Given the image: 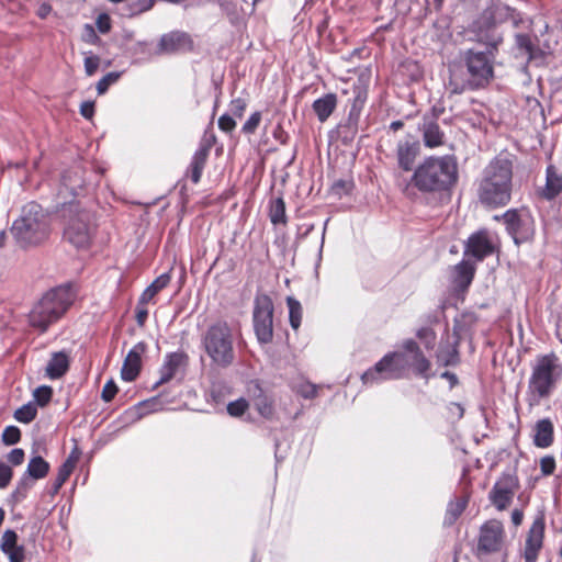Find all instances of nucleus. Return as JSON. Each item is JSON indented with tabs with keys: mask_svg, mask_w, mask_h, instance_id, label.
<instances>
[{
	"mask_svg": "<svg viewBox=\"0 0 562 562\" xmlns=\"http://www.w3.org/2000/svg\"><path fill=\"white\" fill-rule=\"evenodd\" d=\"M494 247L485 232H479L469 237L465 246V256H471L476 260H483L493 254Z\"/></svg>",
	"mask_w": 562,
	"mask_h": 562,
	"instance_id": "18",
	"label": "nucleus"
},
{
	"mask_svg": "<svg viewBox=\"0 0 562 562\" xmlns=\"http://www.w3.org/2000/svg\"><path fill=\"white\" fill-rule=\"evenodd\" d=\"M83 183L82 170L79 167L71 168L63 173L58 194L65 199L68 195L76 196L82 190Z\"/></svg>",
	"mask_w": 562,
	"mask_h": 562,
	"instance_id": "21",
	"label": "nucleus"
},
{
	"mask_svg": "<svg viewBox=\"0 0 562 562\" xmlns=\"http://www.w3.org/2000/svg\"><path fill=\"white\" fill-rule=\"evenodd\" d=\"M504 537L503 525L498 520H490L481 527L479 550L484 553L497 552L502 548Z\"/></svg>",
	"mask_w": 562,
	"mask_h": 562,
	"instance_id": "13",
	"label": "nucleus"
},
{
	"mask_svg": "<svg viewBox=\"0 0 562 562\" xmlns=\"http://www.w3.org/2000/svg\"><path fill=\"white\" fill-rule=\"evenodd\" d=\"M95 24H97L98 30L101 33H103V34L108 33L110 31V29H111L110 16L108 14H105V13L100 14L97 18Z\"/></svg>",
	"mask_w": 562,
	"mask_h": 562,
	"instance_id": "58",
	"label": "nucleus"
},
{
	"mask_svg": "<svg viewBox=\"0 0 562 562\" xmlns=\"http://www.w3.org/2000/svg\"><path fill=\"white\" fill-rule=\"evenodd\" d=\"M100 66V57L97 55H88L85 58V71L86 75L91 77L95 74Z\"/></svg>",
	"mask_w": 562,
	"mask_h": 562,
	"instance_id": "47",
	"label": "nucleus"
},
{
	"mask_svg": "<svg viewBox=\"0 0 562 562\" xmlns=\"http://www.w3.org/2000/svg\"><path fill=\"white\" fill-rule=\"evenodd\" d=\"M524 519V513L520 509H514L512 513V521L515 526L521 525Z\"/></svg>",
	"mask_w": 562,
	"mask_h": 562,
	"instance_id": "64",
	"label": "nucleus"
},
{
	"mask_svg": "<svg viewBox=\"0 0 562 562\" xmlns=\"http://www.w3.org/2000/svg\"><path fill=\"white\" fill-rule=\"evenodd\" d=\"M448 413L451 418L461 419L464 414V408L460 403L451 402L447 406Z\"/></svg>",
	"mask_w": 562,
	"mask_h": 562,
	"instance_id": "57",
	"label": "nucleus"
},
{
	"mask_svg": "<svg viewBox=\"0 0 562 562\" xmlns=\"http://www.w3.org/2000/svg\"><path fill=\"white\" fill-rule=\"evenodd\" d=\"M52 12V7L50 4L48 3H42L40 7H38V10H37V15L41 18V19H45L47 18V15Z\"/></svg>",
	"mask_w": 562,
	"mask_h": 562,
	"instance_id": "63",
	"label": "nucleus"
},
{
	"mask_svg": "<svg viewBox=\"0 0 562 562\" xmlns=\"http://www.w3.org/2000/svg\"><path fill=\"white\" fill-rule=\"evenodd\" d=\"M465 507H467L465 499L460 498V499L449 503L447 512H446L445 522L448 525H452L460 517V515L464 512Z\"/></svg>",
	"mask_w": 562,
	"mask_h": 562,
	"instance_id": "35",
	"label": "nucleus"
},
{
	"mask_svg": "<svg viewBox=\"0 0 562 562\" xmlns=\"http://www.w3.org/2000/svg\"><path fill=\"white\" fill-rule=\"evenodd\" d=\"M317 390L318 385L305 380H300L293 384V391L308 400L316 397Z\"/></svg>",
	"mask_w": 562,
	"mask_h": 562,
	"instance_id": "36",
	"label": "nucleus"
},
{
	"mask_svg": "<svg viewBox=\"0 0 562 562\" xmlns=\"http://www.w3.org/2000/svg\"><path fill=\"white\" fill-rule=\"evenodd\" d=\"M554 427L549 418L537 422L535 426L533 443L538 448H548L553 442Z\"/></svg>",
	"mask_w": 562,
	"mask_h": 562,
	"instance_id": "25",
	"label": "nucleus"
},
{
	"mask_svg": "<svg viewBox=\"0 0 562 562\" xmlns=\"http://www.w3.org/2000/svg\"><path fill=\"white\" fill-rule=\"evenodd\" d=\"M145 350L146 345L138 342L128 351L121 370V376L124 381L131 382L137 378L140 371L142 355Z\"/></svg>",
	"mask_w": 562,
	"mask_h": 562,
	"instance_id": "17",
	"label": "nucleus"
},
{
	"mask_svg": "<svg viewBox=\"0 0 562 562\" xmlns=\"http://www.w3.org/2000/svg\"><path fill=\"white\" fill-rule=\"evenodd\" d=\"M503 42L499 34H492L486 37L485 50L474 48L463 53V60L468 71V79L459 82L451 77L449 88L451 92L460 94L465 90H475L486 87L494 77V60L498 45Z\"/></svg>",
	"mask_w": 562,
	"mask_h": 562,
	"instance_id": "3",
	"label": "nucleus"
},
{
	"mask_svg": "<svg viewBox=\"0 0 562 562\" xmlns=\"http://www.w3.org/2000/svg\"><path fill=\"white\" fill-rule=\"evenodd\" d=\"M457 180L458 162L453 155L430 156L415 168L404 191L406 194H409L412 188L423 193L448 191Z\"/></svg>",
	"mask_w": 562,
	"mask_h": 562,
	"instance_id": "4",
	"label": "nucleus"
},
{
	"mask_svg": "<svg viewBox=\"0 0 562 562\" xmlns=\"http://www.w3.org/2000/svg\"><path fill=\"white\" fill-rule=\"evenodd\" d=\"M416 336L424 344L426 349H432L436 344V334L429 327H423L417 330Z\"/></svg>",
	"mask_w": 562,
	"mask_h": 562,
	"instance_id": "41",
	"label": "nucleus"
},
{
	"mask_svg": "<svg viewBox=\"0 0 562 562\" xmlns=\"http://www.w3.org/2000/svg\"><path fill=\"white\" fill-rule=\"evenodd\" d=\"M286 304L289 307V318L291 327L293 329H297L302 321V305L297 300H295L292 296H289L286 299Z\"/></svg>",
	"mask_w": 562,
	"mask_h": 562,
	"instance_id": "34",
	"label": "nucleus"
},
{
	"mask_svg": "<svg viewBox=\"0 0 562 562\" xmlns=\"http://www.w3.org/2000/svg\"><path fill=\"white\" fill-rule=\"evenodd\" d=\"M234 329L223 319L212 323L201 337L205 353L211 359V362L218 368H227L234 363Z\"/></svg>",
	"mask_w": 562,
	"mask_h": 562,
	"instance_id": "8",
	"label": "nucleus"
},
{
	"mask_svg": "<svg viewBox=\"0 0 562 562\" xmlns=\"http://www.w3.org/2000/svg\"><path fill=\"white\" fill-rule=\"evenodd\" d=\"M155 0H137L133 3L132 14H138L153 8Z\"/></svg>",
	"mask_w": 562,
	"mask_h": 562,
	"instance_id": "55",
	"label": "nucleus"
},
{
	"mask_svg": "<svg viewBox=\"0 0 562 562\" xmlns=\"http://www.w3.org/2000/svg\"><path fill=\"white\" fill-rule=\"evenodd\" d=\"M69 285H60L47 291L31 308L27 319L30 326L40 334L56 323L74 302Z\"/></svg>",
	"mask_w": 562,
	"mask_h": 562,
	"instance_id": "6",
	"label": "nucleus"
},
{
	"mask_svg": "<svg viewBox=\"0 0 562 562\" xmlns=\"http://www.w3.org/2000/svg\"><path fill=\"white\" fill-rule=\"evenodd\" d=\"M72 461H65L58 469L57 476L55 477V481L53 483V491L54 493H57L60 487L64 485V483L68 480L71 472L74 471Z\"/></svg>",
	"mask_w": 562,
	"mask_h": 562,
	"instance_id": "38",
	"label": "nucleus"
},
{
	"mask_svg": "<svg viewBox=\"0 0 562 562\" xmlns=\"http://www.w3.org/2000/svg\"><path fill=\"white\" fill-rule=\"evenodd\" d=\"M49 471V464L42 457L36 456L33 457L26 469V475H29L33 480H40L47 475Z\"/></svg>",
	"mask_w": 562,
	"mask_h": 562,
	"instance_id": "32",
	"label": "nucleus"
},
{
	"mask_svg": "<svg viewBox=\"0 0 562 562\" xmlns=\"http://www.w3.org/2000/svg\"><path fill=\"white\" fill-rule=\"evenodd\" d=\"M269 217L274 225L286 223L285 203L282 198H277L271 201Z\"/></svg>",
	"mask_w": 562,
	"mask_h": 562,
	"instance_id": "33",
	"label": "nucleus"
},
{
	"mask_svg": "<svg viewBox=\"0 0 562 562\" xmlns=\"http://www.w3.org/2000/svg\"><path fill=\"white\" fill-rule=\"evenodd\" d=\"M544 517L539 515L535 518L525 542L524 558L526 562H536L544 538Z\"/></svg>",
	"mask_w": 562,
	"mask_h": 562,
	"instance_id": "14",
	"label": "nucleus"
},
{
	"mask_svg": "<svg viewBox=\"0 0 562 562\" xmlns=\"http://www.w3.org/2000/svg\"><path fill=\"white\" fill-rule=\"evenodd\" d=\"M247 408H248V403L244 398H239L237 401L231 402L227 405L228 414L234 417L241 416L246 412Z\"/></svg>",
	"mask_w": 562,
	"mask_h": 562,
	"instance_id": "44",
	"label": "nucleus"
},
{
	"mask_svg": "<svg viewBox=\"0 0 562 562\" xmlns=\"http://www.w3.org/2000/svg\"><path fill=\"white\" fill-rule=\"evenodd\" d=\"M438 362L442 366H454L458 363V340L454 339L452 342L441 344L437 352Z\"/></svg>",
	"mask_w": 562,
	"mask_h": 562,
	"instance_id": "29",
	"label": "nucleus"
},
{
	"mask_svg": "<svg viewBox=\"0 0 562 562\" xmlns=\"http://www.w3.org/2000/svg\"><path fill=\"white\" fill-rule=\"evenodd\" d=\"M18 547V535L14 530L7 529L1 537L0 549L1 551L9 552V550Z\"/></svg>",
	"mask_w": 562,
	"mask_h": 562,
	"instance_id": "39",
	"label": "nucleus"
},
{
	"mask_svg": "<svg viewBox=\"0 0 562 562\" xmlns=\"http://www.w3.org/2000/svg\"><path fill=\"white\" fill-rule=\"evenodd\" d=\"M217 124H218V127L223 132H226V133H231L236 127V122L233 119V115L229 113H225V114L221 115Z\"/></svg>",
	"mask_w": 562,
	"mask_h": 562,
	"instance_id": "48",
	"label": "nucleus"
},
{
	"mask_svg": "<svg viewBox=\"0 0 562 562\" xmlns=\"http://www.w3.org/2000/svg\"><path fill=\"white\" fill-rule=\"evenodd\" d=\"M516 45L528 53L530 56L532 54V43L528 35L526 34H517L516 35Z\"/></svg>",
	"mask_w": 562,
	"mask_h": 562,
	"instance_id": "53",
	"label": "nucleus"
},
{
	"mask_svg": "<svg viewBox=\"0 0 562 562\" xmlns=\"http://www.w3.org/2000/svg\"><path fill=\"white\" fill-rule=\"evenodd\" d=\"M368 87L363 83H358L352 87V101L348 114L347 124L352 131L358 127L361 111L367 102Z\"/></svg>",
	"mask_w": 562,
	"mask_h": 562,
	"instance_id": "20",
	"label": "nucleus"
},
{
	"mask_svg": "<svg viewBox=\"0 0 562 562\" xmlns=\"http://www.w3.org/2000/svg\"><path fill=\"white\" fill-rule=\"evenodd\" d=\"M261 121V113L260 112H254L248 120L245 122V124L241 127L243 133L245 134H252L259 126Z\"/></svg>",
	"mask_w": 562,
	"mask_h": 562,
	"instance_id": "46",
	"label": "nucleus"
},
{
	"mask_svg": "<svg viewBox=\"0 0 562 562\" xmlns=\"http://www.w3.org/2000/svg\"><path fill=\"white\" fill-rule=\"evenodd\" d=\"M69 369V357L64 351L54 352L46 366V375L56 380L61 378Z\"/></svg>",
	"mask_w": 562,
	"mask_h": 562,
	"instance_id": "26",
	"label": "nucleus"
},
{
	"mask_svg": "<svg viewBox=\"0 0 562 562\" xmlns=\"http://www.w3.org/2000/svg\"><path fill=\"white\" fill-rule=\"evenodd\" d=\"M454 273L456 285L463 290L467 289L472 282L474 276V267L470 262L463 260L456 266Z\"/></svg>",
	"mask_w": 562,
	"mask_h": 562,
	"instance_id": "30",
	"label": "nucleus"
},
{
	"mask_svg": "<svg viewBox=\"0 0 562 562\" xmlns=\"http://www.w3.org/2000/svg\"><path fill=\"white\" fill-rule=\"evenodd\" d=\"M170 282V276L162 273L157 277L142 293L139 296L140 304H147L150 302L157 293L165 289Z\"/></svg>",
	"mask_w": 562,
	"mask_h": 562,
	"instance_id": "31",
	"label": "nucleus"
},
{
	"mask_svg": "<svg viewBox=\"0 0 562 562\" xmlns=\"http://www.w3.org/2000/svg\"><path fill=\"white\" fill-rule=\"evenodd\" d=\"M273 303L267 294L255 299L252 322L254 330L261 345L269 344L273 338Z\"/></svg>",
	"mask_w": 562,
	"mask_h": 562,
	"instance_id": "11",
	"label": "nucleus"
},
{
	"mask_svg": "<svg viewBox=\"0 0 562 562\" xmlns=\"http://www.w3.org/2000/svg\"><path fill=\"white\" fill-rule=\"evenodd\" d=\"M21 439V431L18 427L15 426H8L4 428L3 432H2V441L7 445V446H11V445H15L20 441Z\"/></svg>",
	"mask_w": 562,
	"mask_h": 562,
	"instance_id": "43",
	"label": "nucleus"
},
{
	"mask_svg": "<svg viewBox=\"0 0 562 562\" xmlns=\"http://www.w3.org/2000/svg\"><path fill=\"white\" fill-rule=\"evenodd\" d=\"M146 304H140V300H138L137 306H136V322L139 326H143L146 323V319L148 317V311L145 307Z\"/></svg>",
	"mask_w": 562,
	"mask_h": 562,
	"instance_id": "61",
	"label": "nucleus"
},
{
	"mask_svg": "<svg viewBox=\"0 0 562 562\" xmlns=\"http://www.w3.org/2000/svg\"><path fill=\"white\" fill-rule=\"evenodd\" d=\"M82 40L89 44H95L99 41V36L95 34L93 26L86 24Z\"/></svg>",
	"mask_w": 562,
	"mask_h": 562,
	"instance_id": "60",
	"label": "nucleus"
},
{
	"mask_svg": "<svg viewBox=\"0 0 562 562\" xmlns=\"http://www.w3.org/2000/svg\"><path fill=\"white\" fill-rule=\"evenodd\" d=\"M192 40L184 32L173 31L164 34L158 43V54H175L192 48Z\"/></svg>",
	"mask_w": 562,
	"mask_h": 562,
	"instance_id": "16",
	"label": "nucleus"
},
{
	"mask_svg": "<svg viewBox=\"0 0 562 562\" xmlns=\"http://www.w3.org/2000/svg\"><path fill=\"white\" fill-rule=\"evenodd\" d=\"M420 151L419 140L413 135H406L396 144V159L398 167L404 171H411Z\"/></svg>",
	"mask_w": 562,
	"mask_h": 562,
	"instance_id": "15",
	"label": "nucleus"
},
{
	"mask_svg": "<svg viewBox=\"0 0 562 562\" xmlns=\"http://www.w3.org/2000/svg\"><path fill=\"white\" fill-rule=\"evenodd\" d=\"M10 232L20 248L36 247L48 239L50 234L49 214L36 202L22 206L13 221Z\"/></svg>",
	"mask_w": 562,
	"mask_h": 562,
	"instance_id": "5",
	"label": "nucleus"
},
{
	"mask_svg": "<svg viewBox=\"0 0 562 562\" xmlns=\"http://www.w3.org/2000/svg\"><path fill=\"white\" fill-rule=\"evenodd\" d=\"M431 363L424 356L417 342L413 339L403 341L401 349L386 353L375 366L368 369L361 381L364 385H373L389 380H398L405 376L407 369L423 376H428Z\"/></svg>",
	"mask_w": 562,
	"mask_h": 562,
	"instance_id": "1",
	"label": "nucleus"
},
{
	"mask_svg": "<svg viewBox=\"0 0 562 562\" xmlns=\"http://www.w3.org/2000/svg\"><path fill=\"white\" fill-rule=\"evenodd\" d=\"M337 106V95L327 93L313 102V110L321 122H325Z\"/></svg>",
	"mask_w": 562,
	"mask_h": 562,
	"instance_id": "28",
	"label": "nucleus"
},
{
	"mask_svg": "<svg viewBox=\"0 0 562 562\" xmlns=\"http://www.w3.org/2000/svg\"><path fill=\"white\" fill-rule=\"evenodd\" d=\"M36 405L33 403H27L14 412V418L20 423L27 424L36 417Z\"/></svg>",
	"mask_w": 562,
	"mask_h": 562,
	"instance_id": "37",
	"label": "nucleus"
},
{
	"mask_svg": "<svg viewBox=\"0 0 562 562\" xmlns=\"http://www.w3.org/2000/svg\"><path fill=\"white\" fill-rule=\"evenodd\" d=\"M256 405L260 415H262L263 417H270L272 415V405L266 397L259 398Z\"/></svg>",
	"mask_w": 562,
	"mask_h": 562,
	"instance_id": "56",
	"label": "nucleus"
},
{
	"mask_svg": "<svg viewBox=\"0 0 562 562\" xmlns=\"http://www.w3.org/2000/svg\"><path fill=\"white\" fill-rule=\"evenodd\" d=\"M486 13L494 23L510 21L517 27L522 22L521 14L501 0H492V4L486 10Z\"/></svg>",
	"mask_w": 562,
	"mask_h": 562,
	"instance_id": "19",
	"label": "nucleus"
},
{
	"mask_svg": "<svg viewBox=\"0 0 562 562\" xmlns=\"http://www.w3.org/2000/svg\"><path fill=\"white\" fill-rule=\"evenodd\" d=\"M24 450L21 448H15L10 451L8 454V461L12 463L13 465H20L23 463L24 460Z\"/></svg>",
	"mask_w": 562,
	"mask_h": 562,
	"instance_id": "59",
	"label": "nucleus"
},
{
	"mask_svg": "<svg viewBox=\"0 0 562 562\" xmlns=\"http://www.w3.org/2000/svg\"><path fill=\"white\" fill-rule=\"evenodd\" d=\"M188 356L183 352L169 353L166 357L164 366L161 368V376L157 384H164L170 381L177 372L187 364Z\"/></svg>",
	"mask_w": 562,
	"mask_h": 562,
	"instance_id": "22",
	"label": "nucleus"
},
{
	"mask_svg": "<svg viewBox=\"0 0 562 562\" xmlns=\"http://www.w3.org/2000/svg\"><path fill=\"white\" fill-rule=\"evenodd\" d=\"M121 77V72L112 71L108 72L105 76H103L98 82H97V91L98 94H104L109 87L115 83L119 78Z\"/></svg>",
	"mask_w": 562,
	"mask_h": 562,
	"instance_id": "40",
	"label": "nucleus"
},
{
	"mask_svg": "<svg viewBox=\"0 0 562 562\" xmlns=\"http://www.w3.org/2000/svg\"><path fill=\"white\" fill-rule=\"evenodd\" d=\"M8 555L10 562H23L25 559V550L23 546H18L14 549L4 552Z\"/></svg>",
	"mask_w": 562,
	"mask_h": 562,
	"instance_id": "52",
	"label": "nucleus"
},
{
	"mask_svg": "<svg viewBox=\"0 0 562 562\" xmlns=\"http://www.w3.org/2000/svg\"><path fill=\"white\" fill-rule=\"evenodd\" d=\"M514 157L501 153L483 169L477 186L479 201L486 207L506 206L512 200Z\"/></svg>",
	"mask_w": 562,
	"mask_h": 562,
	"instance_id": "2",
	"label": "nucleus"
},
{
	"mask_svg": "<svg viewBox=\"0 0 562 562\" xmlns=\"http://www.w3.org/2000/svg\"><path fill=\"white\" fill-rule=\"evenodd\" d=\"M561 378L562 364L554 353L538 357L532 364L528 380L527 402L529 406H537L541 400L548 398Z\"/></svg>",
	"mask_w": 562,
	"mask_h": 562,
	"instance_id": "7",
	"label": "nucleus"
},
{
	"mask_svg": "<svg viewBox=\"0 0 562 562\" xmlns=\"http://www.w3.org/2000/svg\"><path fill=\"white\" fill-rule=\"evenodd\" d=\"M562 191V175L559 170L550 165L547 167L546 186L542 191L543 198L547 200L554 199Z\"/></svg>",
	"mask_w": 562,
	"mask_h": 562,
	"instance_id": "27",
	"label": "nucleus"
},
{
	"mask_svg": "<svg viewBox=\"0 0 562 562\" xmlns=\"http://www.w3.org/2000/svg\"><path fill=\"white\" fill-rule=\"evenodd\" d=\"M210 145H202L192 157L187 175L193 183H198L201 180V176L210 154Z\"/></svg>",
	"mask_w": 562,
	"mask_h": 562,
	"instance_id": "24",
	"label": "nucleus"
},
{
	"mask_svg": "<svg viewBox=\"0 0 562 562\" xmlns=\"http://www.w3.org/2000/svg\"><path fill=\"white\" fill-rule=\"evenodd\" d=\"M518 487L519 480L517 475L515 473L505 472L495 482L490 491L488 498L498 510H505L513 502Z\"/></svg>",
	"mask_w": 562,
	"mask_h": 562,
	"instance_id": "12",
	"label": "nucleus"
},
{
	"mask_svg": "<svg viewBox=\"0 0 562 562\" xmlns=\"http://www.w3.org/2000/svg\"><path fill=\"white\" fill-rule=\"evenodd\" d=\"M12 476V469L8 464L0 462V488H5L10 484Z\"/></svg>",
	"mask_w": 562,
	"mask_h": 562,
	"instance_id": "49",
	"label": "nucleus"
},
{
	"mask_svg": "<svg viewBox=\"0 0 562 562\" xmlns=\"http://www.w3.org/2000/svg\"><path fill=\"white\" fill-rule=\"evenodd\" d=\"M53 390L50 386L42 385L35 389L33 396L40 406H45L52 398Z\"/></svg>",
	"mask_w": 562,
	"mask_h": 562,
	"instance_id": "42",
	"label": "nucleus"
},
{
	"mask_svg": "<svg viewBox=\"0 0 562 562\" xmlns=\"http://www.w3.org/2000/svg\"><path fill=\"white\" fill-rule=\"evenodd\" d=\"M31 481L29 475H24L21 481L18 483V486L15 488L14 495H16L20 498H24L26 495V492L31 487Z\"/></svg>",
	"mask_w": 562,
	"mask_h": 562,
	"instance_id": "54",
	"label": "nucleus"
},
{
	"mask_svg": "<svg viewBox=\"0 0 562 562\" xmlns=\"http://www.w3.org/2000/svg\"><path fill=\"white\" fill-rule=\"evenodd\" d=\"M494 218L504 221L506 231L516 245L530 240L535 234V221L526 209H510L502 216L495 215Z\"/></svg>",
	"mask_w": 562,
	"mask_h": 562,
	"instance_id": "10",
	"label": "nucleus"
},
{
	"mask_svg": "<svg viewBox=\"0 0 562 562\" xmlns=\"http://www.w3.org/2000/svg\"><path fill=\"white\" fill-rule=\"evenodd\" d=\"M420 131L426 147L435 148L442 145L445 134L434 119L425 117Z\"/></svg>",
	"mask_w": 562,
	"mask_h": 562,
	"instance_id": "23",
	"label": "nucleus"
},
{
	"mask_svg": "<svg viewBox=\"0 0 562 562\" xmlns=\"http://www.w3.org/2000/svg\"><path fill=\"white\" fill-rule=\"evenodd\" d=\"M68 204L64 214L66 217L64 236L75 247L83 248L89 245L91 239V214L79 210L72 202H68Z\"/></svg>",
	"mask_w": 562,
	"mask_h": 562,
	"instance_id": "9",
	"label": "nucleus"
},
{
	"mask_svg": "<svg viewBox=\"0 0 562 562\" xmlns=\"http://www.w3.org/2000/svg\"><path fill=\"white\" fill-rule=\"evenodd\" d=\"M540 469L543 475H551L555 469V460L552 456H546L540 460Z\"/></svg>",
	"mask_w": 562,
	"mask_h": 562,
	"instance_id": "51",
	"label": "nucleus"
},
{
	"mask_svg": "<svg viewBox=\"0 0 562 562\" xmlns=\"http://www.w3.org/2000/svg\"><path fill=\"white\" fill-rule=\"evenodd\" d=\"M247 100L245 98H235L229 103V114L241 117L246 108H247Z\"/></svg>",
	"mask_w": 562,
	"mask_h": 562,
	"instance_id": "45",
	"label": "nucleus"
},
{
	"mask_svg": "<svg viewBox=\"0 0 562 562\" xmlns=\"http://www.w3.org/2000/svg\"><path fill=\"white\" fill-rule=\"evenodd\" d=\"M94 113V103L91 101H86L81 103L80 105V114L90 120L93 116Z\"/></svg>",
	"mask_w": 562,
	"mask_h": 562,
	"instance_id": "62",
	"label": "nucleus"
},
{
	"mask_svg": "<svg viewBox=\"0 0 562 562\" xmlns=\"http://www.w3.org/2000/svg\"><path fill=\"white\" fill-rule=\"evenodd\" d=\"M116 393H117V386L113 380H110L103 386V390L101 393V398L104 402H111Z\"/></svg>",
	"mask_w": 562,
	"mask_h": 562,
	"instance_id": "50",
	"label": "nucleus"
}]
</instances>
